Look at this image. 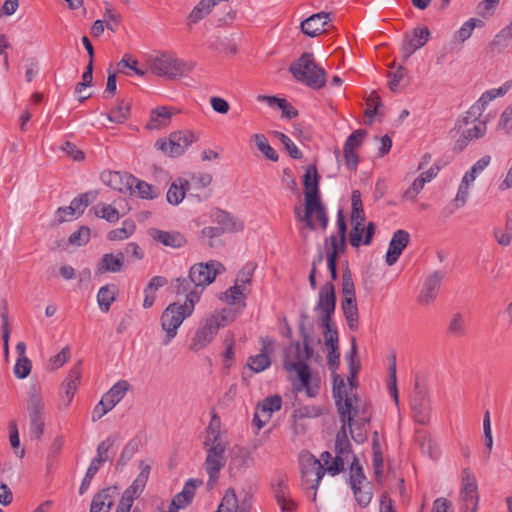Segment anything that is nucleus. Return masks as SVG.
I'll list each match as a JSON object with an SVG mask.
<instances>
[{
    "mask_svg": "<svg viewBox=\"0 0 512 512\" xmlns=\"http://www.w3.org/2000/svg\"><path fill=\"white\" fill-rule=\"evenodd\" d=\"M299 332L302 343L292 342L284 349L283 368L296 392H305L308 397L314 398L319 394L320 380L307 364L314 353L310 346L311 335L303 322L299 324Z\"/></svg>",
    "mask_w": 512,
    "mask_h": 512,
    "instance_id": "f257e3e1",
    "label": "nucleus"
},
{
    "mask_svg": "<svg viewBox=\"0 0 512 512\" xmlns=\"http://www.w3.org/2000/svg\"><path fill=\"white\" fill-rule=\"evenodd\" d=\"M223 270L224 266L218 261L196 263L191 266L187 277L175 279L174 291L177 295H185L187 298L195 294L198 303L205 287L210 285Z\"/></svg>",
    "mask_w": 512,
    "mask_h": 512,
    "instance_id": "f03ea898",
    "label": "nucleus"
},
{
    "mask_svg": "<svg viewBox=\"0 0 512 512\" xmlns=\"http://www.w3.org/2000/svg\"><path fill=\"white\" fill-rule=\"evenodd\" d=\"M305 220L310 229L316 227L314 216L322 229L328 224L325 207L319 198L318 175L314 166H309L304 174Z\"/></svg>",
    "mask_w": 512,
    "mask_h": 512,
    "instance_id": "7ed1b4c3",
    "label": "nucleus"
},
{
    "mask_svg": "<svg viewBox=\"0 0 512 512\" xmlns=\"http://www.w3.org/2000/svg\"><path fill=\"white\" fill-rule=\"evenodd\" d=\"M196 304V295L192 294L189 298L185 297L184 303L174 302L164 309L160 317L161 328L165 332L162 340L164 346L169 345L176 337L178 328L193 314Z\"/></svg>",
    "mask_w": 512,
    "mask_h": 512,
    "instance_id": "20e7f679",
    "label": "nucleus"
},
{
    "mask_svg": "<svg viewBox=\"0 0 512 512\" xmlns=\"http://www.w3.org/2000/svg\"><path fill=\"white\" fill-rule=\"evenodd\" d=\"M289 70L297 81L312 89H321L326 83L325 70L317 66L312 53H303Z\"/></svg>",
    "mask_w": 512,
    "mask_h": 512,
    "instance_id": "39448f33",
    "label": "nucleus"
},
{
    "mask_svg": "<svg viewBox=\"0 0 512 512\" xmlns=\"http://www.w3.org/2000/svg\"><path fill=\"white\" fill-rule=\"evenodd\" d=\"M344 411H349L351 421L347 424V428L352 439L358 444L364 443L367 439V433L363 429L371 420L370 407L367 404L359 407L356 398L346 399L343 403H339L338 413L340 418Z\"/></svg>",
    "mask_w": 512,
    "mask_h": 512,
    "instance_id": "423d86ee",
    "label": "nucleus"
},
{
    "mask_svg": "<svg viewBox=\"0 0 512 512\" xmlns=\"http://www.w3.org/2000/svg\"><path fill=\"white\" fill-rule=\"evenodd\" d=\"M151 71L160 77L176 79L187 75L193 69V64L179 59L175 54L161 52L149 58Z\"/></svg>",
    "mask_w": 512,
    "mask_h": 512,
    "instance_id": "0eeeda50",
    "label": "nucleus"
},
{
    "mask_svg": "<svg viewBox=\"0 0 512 512\" xmlns=\"http://www.w3.org/2000/svg\"><path fill=\"white\" fill-rule=\"evenodd\" d=\"M349 411H344L341 413V427L336 434L335 439V453L331 466L328 467V474L331 476H335L340 474L345 470V463L349 461V458H353L352 454V446L348 439L349 429L347 428V424L351 421L349 416Z\"/></svg>",
    "mask_w": 512,
    "mask_h": 512,
    "instance_id": "6e6552de",
    "label": "nucleus"
},
{
    "mask_svg": "<svg viewBox=\"0 0 512 512\" xmlns=\"http://www.w3.org/2000/svg\"><path fill=\"white\" fill-rule=\"evenodd\" d=\"M300 468L302 485L305 489L312 490V500H316L318 486L325 475L322 462L311 453L300 455Z\"/></svg>",
    "mask_w": 512,
    "mask_h": 512,
    "instance_id": "1a4fd4ad",
    "label": "nucleus"
},
{
    "mask_svg": "<svg viewBox=\"0 0 512 512\" xmlns=\"http://www.w3.org/2000/svg\"><path fill=\"white\" fill-rule=\"evenodd\" d=\"M255 269V264H246L238 273L234 286L221 293L219 299L229 305L244 308L246 285L251 283Z\"/></svg>",
    "mask_w": 512,
    "mask_h": 512,
    "instance_id": "9d476101",
    "label": "nucleus"
},
{
    "mask_svg": "<svg viewBox=\"0 0 512 512\" xmlns=\"http://www.w3.org/2000/svg\"><path fill=\"white\" fill-rule=\"evenodd\" d=\"M199 139L198 135L189 130L172 132L167 139H158L155 147L170 157L182 155L186 149Z\"/></svg>",
    "mask_w": 512,
    "mask_h": 512,
    "instance_id": "9b49d317",
    "label": "nucleus"
},
{
    "mask_svg": "<svg viewBox=\"0 0 512 512\" xmlns=\"http://www.w3.org/2000/svg\"><path fill=\"white\" fill-rule=\"evenodd\" d=\"M129 389V383L125 380H120L114 384L108 392H106L99 403L92 411V421L96 422L101 419L105 414L112 410L126 395Z\"/></svg>",
    "mask_w": 512,
    "mask_h": 512,
    "instance_id": "f8f14e48",
    "label": "nucleus"
},
{
    "mask_svg": "<svg viewBox=\"0 0 512 512\" xmlns=\"http://www.w3.org/2000/svg\"><path fill=\"white\" fill-rule=\"evenodd\" d=\"M206 448L205 469L209 476V484H214L219 478L220 470L226 464L225 452L227 442L210 443Z\"/></svg>",
    "mask_w": 512,
    "mask_h": 512,
    "instance_id": "ddd939ff",
    "label": "nucleus"
},
{
    "mask_svg": "<svg viewBox=\"0 0 512 512\" xmlns=\"http://www.w3.org/2000/svg\"><path fill=\"white\" fill-rule=\"evenodd\" d=\"M27 410L29 415V431L31 438L40 439L44 432V421L42 412L44 410V402L40 394L33 387L29 392Z\"/></svg>",
    "mask_w": 512,
    "mask_h": 512,
    "instance_id": "4468645a",
    "label": "nucleus"
},
{
    "mask_svg": "<svg viewBox=\"0 0 512 512\" xmlns=\"http://www.w3.org/2000/svg\"><path fill=\"white\" fill-rule=\"evenodd\" d=\"M97 197L95 191H88L75 197L69 206L59 207L56 211V221L58 224L73 220L76 216L83 214L85 208Z\"/></svg>",
    "mask_w": 512,
    "mask_h": 512,
    "instance_id": "2eb2a0df",
    "label": "nucleus"
},
{
    "mask_svg": "<svg viewBox=\"0 0 512 512\" xmlns=\"http://www.w3.org/2000/svg\"><path fill=\"white\" fill-rule=\"evenodd\" d=\"M410 406L414 420L421 425H426L430 420V401L425 387L418 381L415 382Z\"/></svg>",
    "mask_w": 512,
    "mask_h": 512,
    "instance_id": "dca6fc26",
    "label": "nucleus"
},
{
    "mask_svg": "<svg viewBox=\"0 0 512 512\" xmlns=\"http://www.w3.org/2000/svg\"><path fill=\"white\" fill-rule=\"evenodd\" d=\"M479 117H472L469 115V123L465 124L463 118L458 121L457 125L459 128L463 126H470L463 129L461 136L455 142V149L462 151L470 141L482 138L486 131V121L479 120Z\"/></svg>",
    "mask_w": 512,
    "mask_h": 512,
    "instance_id": "f3484780",
    "label": "nucleus"
},
{
    "mask_svg": "<svg viewBox=\"0 0 512 512\" xmlns=\"http://www.w3.org/2000/svg\"><path fill=\"white\" fill-rule=\"evenodd\" d=\"M512 88V80L504 82L499 88H493L485 91L481 97L470 107L463 117L465 124L469 123V115L472 117H480L488 104L498 97L504 96Z\"/></svg>",
    "mask_w": 512,
    "mask_h": 512,
    "instance_id": "a211bd4d",
    "label": "nucleus"
},
{
    "mask_svg": "<svg viewBox=\"0 0 512 512\" xmlns=\"http://www.w3.org/2000/svg\"><path fill=\"white\" fill-rule=\"evenodd\" d=\"M81 376V362L79 361L69 370L68 375L60 386L59 395L61 398V405H63L64 408H67L71 404L75 392L80 384Z\"/></svg>",
    "mask_w": 512,
    "mask_h": 512,
    "instance_id": "6ab92c4d",
    "label": "nucleus"
},
{
    "mask_svg": "<svg viewBox=\"0 0 512 512\" xmlns=\"http://www.w3.org/2000/svg\"><path fill=\"white\" fill-rule=\"evenodd\" d=\"M335 307L336 296L334 286L332 283H326L320 288L318 302L316 305L320 322L330 321L335 311Z\"/></svg>",
    "mask_w": 512,
    "mask_h": 512,
    "instance_id": "aec40b11",
    "label": "nucleus"
},
{
    "mask_svg": "<svg viewBox=\"0 0 512 512\" xmlns=\"http://www.w3.org/2000/svg\"><path fill=\"white\" fill-rule=\"evenodd\" d=\"M460 495L462 501L465 504L466 510L476 512L479 500L477 492V481L474 474L467 468L462 471Z\"/></svg>",
    "mask_w": 512,
    "mask_h": 512,
    "instance_id": "412c9836",
    "label": "nucleus"
},
{
    "mask_svg": "<svg viewBox=\"0 0 512 512\" xmlns=\"http://www.w3.org/2000/svg\"><path fill=\"white\" fill-rule=\"evenodd\" d=\"M444 277L445 272L437 270L432 272L425 278L420 294L418 296L419 304L428 306L434 302L438 295Z\"/></svg>",
    "mask_w": 512,
    "mask_h": 512,
    "instance_id": "4be33fe9",
    "label": "nucleus"
},
{
    "mask_svg": "<svg viewBox=\"0 0 512 512\" xmlns=\"http://www.w3.org/2000/svg\"><path fill=\"white\" fill-rule=\"evenodd\" d=\"M139 468L140 473L137 475L132 484L126 488L120 499L121 501L130 504V506H132L134 500L141 495L149 479L151 470L150 465L146 464L144 461H140Z\"/></svg>",
    "mask_w": 512,
    "mask_h": 512,
    "instance_id": "5701e85b",
    "label": "nucleus"
},
{
    "mask_svg": "<svg viewBox=\"0 0 512 512\" xmlns=\"http://www.w3.org/2000/svg\"><path fill=\"white\" fill-rule=\"evenodd\" d=\"M219 327L215 324L214 320L207 317L197 329L194 337L192 338L190 349L198 352L205 348L214 339L218 333Z\"/></svg>",
    "mask_w": 512,
    "mask_h": 512,
    "instance_id": "b1692460",
    "label": "nucleus"
},
{
    "mask_svg": "<svg viewBox=\"0 0 512 512\" xmlns=\"http://www.w3.org/2000/svg\"><path fill=\"white\" fill-rule=\"evenodd\" d=\"M271 486L281 512H293L296 509V503L289 495L287 477L278 475L273 479Z\"/></svg>",
    "mask_w": 512,
    "mask_h": 512,
    "instance_id": "393cba45",
    "label": "nucleus"
},
{
    "mask_svg": "<svg viewBox=\"0 0 512 512\" xmlns=\"http://www.w3.org/2000/svg\"><path fill=\"white\" fill-rule=\"evenodd\" d=\"M366 136V131L359 129L348 136L344 143L343 152L345 165L349 170H356L358 165V156L356 150L362 144Z\"/></svg>",
    "mask_w": 512,
    "mask_h": 512,
    "instance_id": "a878e982",
    "label": "nucleus"
},
{
    "mask_svg": "<svg viewBox=\"0 0 512 512\" xmlns=\"http://www.w3.org/2000/svg\"><path fill=\"white\" fill-rule=\"evenodd\" d=\"M409 241L410 235L407 231L400 229L394 232L386 253L385 260L388 266H392L397 262Z\"/></svg>",
    "mask_w": 512,
    "mask_h": 512,
    "instance_id": "bb28decb",
    "label": "nucleus"
},
{
    "mask_svg": "<svg viewBox=\"0 0 512 512\" xmlns=\"http://www.w3.org/2000/svg\"><path fill=\"white\" fill-rule=\"evenodd\" d=\"M430 31L427 27L417 28L411 37H407L402 44V53L408 59L416 50L423 47L429 40Z\"/></svg>",
    "mask_w": 512,
    "mask_h": 512,
    "instance_id": "cd10ccee",
    "label": "nucleus"
},
{
    "mask_svg": "<svg viewBox=\"0 0 512 512\" xmlns=\"http://www.w3.org/2000/svg\"><path fill=\"white\" fill-rule=\"evenodd\" d=\"M184 181V185H186V190L188 191V197L196 198L198 201L207 199L208 195L202 197L201 191L212 182V176L209 173L194 174L190 180L184 179Z\"/></svg>",
    "mask_w": 512,
    "mask_h": 512,
    "instance_id": "c85d7f7f",
    "label": "nucleus"
},
{
    "mask_svg": "<svg viewBox=\"0 0 512 512\" xmlns=\"http://www.w3.org/2000/svg\"><path fill=\"white\" fill-rule=\"evenodd\" d=\"M116 494V486L102 489L100 492L94 495L91 501L90 512H109L114 504V498Z\"/></svg>",
    "mask_w": 512,
    "mask_h": 512,
    "instance_id": "c756f323",
    "label": "nucleus"
},
{
    "mask_svg": "<svg viewBox=\"0 0 512 512\" xmlns=\"http://www.w3.org/2000/svg\"><path fill=\"white\" fill-rule=\"evenodd\" d=\"M329 20V13L319 12L313 14L301 22V31L309 37H315L324 31V26Z\"/></svg>",
    "mask_w": 512,
    "mask_h": 512,
    "instance_id": "7c9ffc66",
    "label": "nucleus"
},
{
    "mask_svg": "<svg viewBox=\"0 0 512 512\" xmlns=\"http://www.w3.org/2000/svg\"><path fill=\"white\" fill-rule=\"evenodd\" d=\"M258 101L265 103L272 110H280L282 117L286 119H293L298 116V111L285 98L260 95Z\"/></svg>",
    "mask_w": 512,
    "mask_h": 512,
    "instance_id": "2f4dec72",
    "label": "nucleus"
},
{
    "mask_svg": "<svg viewBox=\"0 0 512 512\" xmlns=\"http://www.w3.org/2000/svg\"><path fill=\"white\" fill-rule=\"evenodd\" d=\"M149 235L153 240L171 248H180L186 244L185 237L180 232H169L152 228Z\"/></svg>",
    "mask_w": 512,
    "mask_h": 512,
    "instance_id": "473e14b6",
    "label": "nucleus"
},
{
    "mask_svg": "<svg viewBox=\"0 0 512 512\" xmlns=\"http://www.w3.org/2000/svg\"><path fill=\"white\" fill-rule=\"evenodd\" d=\"M123 263L124 254L122 252H118L117 254L106 253L101 257L96 271L99 274L106 272L117 273L122 270Z\"/></svg>",
    "mask_w": 512,
    "mask_h": 512,
    "instance_id": "72a5a7b5",
    "label": "nucleus"
},
{
    "mask_svg": "<svg viewBox=\"0 0 512 512\" xmlns=\"http://www.w3.org/2000/svg\"><path fill=\"white\" fill-rule=\"evenodd\" d=\"M127 185L131 186L130 192H137L138 196L142 199L153 200L160 194L156 187L134 176H127Z\"/></svg>",
    "mask_w": 512,
    "mask_h": 512,
    "instance_id": "f704fd0d",
    "label": "nucleus"
},
{
    "mask_svg": "<svg viewBox=\"0 0 512 512\" xmlns=\"http://www.w3.org/2000/svg\"><path fill=\"white\" fill-rule=\"evenodd\" d=\"M201 484V480L194 478L188 479L184 484L182 491L173 497L172 502L174 505H177L179 508H184L189 505L194 498L196 488Z\"/></svg>",
    "mask_w": 512,
    "mask_h": 512,
    "instance_id": "c9c22d12",
    "label": "nucleus"
},
{
    "mask_svg": "<svg viewBox=\"0 0 512 512\" xmlns=\"http://www.w3.org/2000/svg\"><path fill=\"white\" fill-rule=\"evenodd\" d=\"M261 345L260 353H258V373L270 367L271 356L276 349V340L269 336L262 337Z\"/></svg>",
    "mask_w": 512,
    "mask_h": 512,
    "instance_id": "e433bc0d",
    "label": "nucleus"
},
{
    "mask_svg": "<svg viewBox=\"0 0 512 512\" xmlns=\"http://www.w3.org/2000/svg\"><path fill=\"white\" fill-rule=\"evenodd\" d=\"M127 176H132L128 173H120L117 171H105L101 174L102 182L119 192H124L131 189L130 185H127Z\"/></svg>",
    "mask_w": 512,
    "mask_h": 512,
    "instance_id": "4c0bfd02",
    "label": "nucleus"
},
{
    "mask_svg": "<svg viewBox=\"0 0 512 512\" xmlns=\"http://www.w3.org/2000/svg\"><path fill=\"white\" fill-rule=\"evenodd\" d=\"M173 112L167 106H159L153 109L150 113V119L146 127L150 130L160 129L169 124Z\"/></svg>",
    "mask_w": 512,
    "mask_h": 512,
    "instance_id": "58836bf2",
    "label": "nucleus"
},
{
    "mask_svg": "<svg viewBox=\"0 0 512 512\" xmlns=\"http://www.w3.org/2000/svg\"><path fill=\"white\" fill-rule=\"evenodd\" d=\"M282 399L279 395H273L263 400L261 405L258 404V409H261L264 420L258 416V430H260L267 420L271 417L272 413L281 409Z\"/></svg>",
    "mask_w": 512,
    "mask_h": 512,
    "instance_id": "ea45409f",
    "label": "nucleus"
},
{
    "mask_svg": "<svg viewBox=\"0 0 512 512\" xmlns=\"http://www.w3.org/2000/svg\"><path fill=\"white\" fill-rule=\"evenodd\" d=\"M249 508L250 504L246 507L245 503L238 506L234 490L228 489L215 512H249Z\"/></svg>",
    "mask_w": 512,
    "mask_h": 512,
    "instance_id": "a19ab883",
    "label": "nucleus"
},
{
    "mask_svg": "<svg viewBox=\"0 0 512 512\" xmlns=\"http://www.w3.org/2000/svg\"><path fill=\"white\" fill-rule=\"evenodd\" d=\"M206 434L203 442L204 446L215 442H226L221 436V419L215 412L212 413L211 420L206 428Z\"/></svg>",
    "mask_w": 512,
    "mask_h": 512,
    "instance_id": "79ce46f5",
    "label": "nucleus"
},
{
    "mask_svg": "<svg viewBox=\"0 0 512 512\" xmlns=\"http://www.w3.org/2000/svg\"><path fill=\"white\" fill-rule=\"evenodd\" d=\"M345 358L348 362L349 367L348 381L351 387H354L356 386V375L358 374L360 369V361L358 358L357 343L355 338L352 339L351 350L349 353L346 354Z\"/></svg>",
    "mask_w": 512,
    "mask_h": 512,
    "instance_id": "37998d69",
    "label": "nucleus"
},
{
    "mask_svg": "<svg viewBox=\"0 0 512 512\" xmlns=\"http://www.w3.org/2000/svg\"><path fill=\"white\" fill-rule=\"evenodd\" d=\"M234 308L228 307L223 308L221 310H216L213 314L209 316L211 320L215 321V324L218 325L219 329L221 327H225L231 322H233L243 308H239L237 305H233Z\"/></svg>",
    "mask_w": 512,
    "mask_h": 512,
    "instance_id": "c03bdc74",
    "label": "nucleus"
},
{
    "mask_svg": "<svg viewBox=\"0 0 512 512\" xmlns=\"http://www.w3.org/2000/svg\"><path fill=\"white\" fill-rule=\"evenodd\" d=\"M184 182L185 181L183 178H178L172 182L166 195L169 204L178 205L183 201L186 194L188 195V191L186 190V185H184Z\"/></svg>",
    "mask_w": 512,
    "mask_h": 512,
    "instance_id": "a18cd8bd",
    "label": "nucleus"
},
{
    "mask_svg": "<svg viewBox=\"0 0 512 512\" xmlns=\"http://www.w3.org/2000/svg\"><path fill=\"white\" fill-rule=\"evenodd\" d=\"M341 307L349 329L352 331L357 330L359 324V312L356 300L348 299L347 301H342Z\"/></svg>",
    "mask_w": 512,
    "mask_h": 512,
    "instance_id": "49530a36",
    "label": "nucleus"
},
{
    "mask_svg": "<svg viewBox=\"0 0 512 512\" xmlns=\"http://www.w3.org/2000/svg\"><path fill=\"white\" fill-rule=\"evenodd\" d=\"M116 298V287L115 285L102 286L97 294V302L100 309L107 313L110 309L111 304Z\"/></svg>",
    "mask_w": 512,
    "mask_h": 512,
    "instance_id": "de8ad7c7",
    "label": "nucleus"
},
{
    "mask_svg": "<svg viewBox=\"0 0 512 512\" xmlns=\"http://www.w3.org/2000/svg\"><path fill=\"white\" fill-rule=\"evenodd\" d=\"M136 230L135 222L126 219L122 222V227L113 229L108 232L107 239L110 241H121L129 238Z\"/></svg>",
    "mask_w": 512,
    "mask_h": 512,
    "instance_id": "09e8293b",
    "label": "nucleus"
},
{
    "mask_svg": "<svg viewBox=\"0 0 512 512\" xmlns=\"http://www.w3.org/2000/svg\"><path fill=\"white\" fill-rule=\"evenodd\" d=\"M493 236L496 242L501 246H509L512 241V212L506 215L504 229L494 228Z\"/></svg>",
    "mask_w": 512,
    "mask_h": 512,
    "instance_id": "8fccbe9b",
    "label": "nucleus"
},
{
    "mask_svg": "<svg viewBox=\"0 0 512 512\" xmlns=\"http://www.w3.org/2000/svg\"><path fill=\"white\" fill-rule=\"evenodd\" d=\"M131 103L126 100H120L115 108L107 115L111 122L121 124L130 117Z\"/></svg>",
    "mask_w": 512,
    "mask_h": 512,
    "instance_id": "3c124183",
    "label": "nucleus"
},
{
    "mask_svg": "<svg viewBox=\"0 0 512 512\" xmlns=\"http://www.w3.org/2000/svg\"><path fill=\"white\" fill-rule=\"evenodd\" d=\"M141 446V439L138 436L130 439L127 444L124 446L120 457L117 461L118 466H125L127 463L133 458V456L138 452Z\"/></svg>",
    "mask_w": 512,
    "mask_h": 512,
    "instance_id": "603ef678",
    "label": "nucleus"
},
{
    "mask_svg": "<svg viewBox=\"0 0 512 512\" xmlns=\"http://www.w3.org/2000/svg\"><path fill=\"white\" fill-rule=\"evenodd\" d=\"M512 39V21L502 28L490 42L489 47L492 51L506 48Z\"/></svg>",
    "mask_w": 512,
    "mask_h": 512,
    "instance_id": "864d4df0",
    "label": "nucleus"
},
{
    "mask_svg": "<svg viewBox=\"0 0 512 512\" xmlns=\"http://www.w3.org/2000/svg\"><path fill=\"white\" fill-rule=\"evenodd\" d=\"M94 213L98 218L105 219L110 223H115L119 220V211L110 204H97L93 207Z\"/></svg>",
    "mask_w": 512,
    "mask_h": 512,
    "instance_id": "5fc2aeb1",
    "label": "nucleus"
},
{
    "mask_svg": "<svg viewBox=\"0 0 512 512\" xmlns=\"http://www.w3.org/2000/svg\"><path fill=\"white\" fill-rule=\"evenodd\" d=\"M351 489L353 490L355 500L359 506L365 508L370 504L372 491L369 483L357 485L356 487H351Z\"/></svg>",
    "mask_w": 512,
    "mask_h": 512,
    "instance_id": "6e6d98bb",
    "label": "nucleus"
},
{
    "mask_svg": "<svg viewBox=\"0 0 512 512\" xmlns=\"http://www.w3.org/2000/svg\"><path fill=\"white\" fill-rule=\"evenodd\" d=\"M349 481H350L351 487H356L357 485H362V484L367 483L363 469L355 455H353V460L350 465Z\"/></svg>",
    "mask_w": 512,
    "mask_h": 512,
    "instance_id": "4d7b16f0",
    "label": "nucleus"
},
{
    "mask_svg": "<svg viewBox=\"0 0 512 512\" xmlns=\"http://www.w3.org/2000/svg\"><path fill=\"white\" fill-rule=\"evenodd\" d=\"M351 220L352 221H365V213L361 200V193L359 190H353L351 194Z\"/></svg>",
    "mask_w": 512,
    "mask_h": 512,
    "instance_id": "13d9d810",
    "label": "nucleus"
},
{
    "mask_svg": "<svg viewBox=\"0 0 512 512\" xmlns=\"http://www.w3.org/2000/svg\"><path fill=\"white\" fill-rule=\"evenodd\" d=\"M467 326L461 313H455L449 323L448 331L451 335L462 337L466 334Z\"/></svg>",
    "mask_w": 512,
    "mask_h": 512,
    "instance_id": "bf43d9fd",
    "label": "nucleus"
},
{
    "mask_svg": "<svg viewBox=\"0 0 512 512\" xmlns=\"http://www.w3.org/2000/svg\"><path fill=\"white\" fill-rule=\"evenodd\" d=\"M320 323L324 327L323 336L326 347H338L339 337L337 328L332 324L331 320Z\"/></svg>",
    "mask_w": 512,
    "mask_h": 512,
    "instance_id": "052dcab7",
    "label": "nucleus"
},
{
    "mask_svg": "<svg viewBox=\"0 0 512 512\" xmlns=\"http://www.w3.org/2000/svg\"><path fill=\"white\" fill-rule=\"evenodd\" d=\"M342 295V301L356 300L354 282L349 269H346L342 274Z\"/></svg>",
    "mask_w": 512,
    "mask_h": 512,
    "instance_id": "680f3d73",
    "label": "nucleus"
},
{
    "mask_svg": "<svg viewBox=\"0 0 512 512\" xmlns=\"http://www.w3.org/2000/svg\"><path fill=\"white\" fill-rule=\"evenodd\" d=\"M274 135L284 145L288 154L293 159L298 160L303 157V153L301 152V150L296 146V144L286 134H284L282 132H275Z\"/></svg>",
    "mask_w": 512,
    "mask_h": 512,
    "instance_id": "e2e57ef3",
    "label": "nucleus"
},
{
    "mask_svg": "<svg viewBox=\"0 0 512 512\" xmlns=\"http://www.w3.org/2000/svg\"><path fill=\"white\" fill-rule=\"evenodd\" d=\"M333 394L337 405V409L339 408V403H343L346 399L354 398L347 394L344 380L339 375L334 376Z\"/></svg>",
    "mask_w": 512,
    "mask_h": 512,
    "instance_id": "0e129e2a",
    "label": "nucleus"
},
{
    "mask_svg": "<svg viewBox=\"0 0 512 512\" xmlns=\"http://www.w3.org/2000/svg\"><path fill=\"white\" fill-rule=\"evenodd\" d=\"M90 240V229L87 226H81L73 232L68 239L69 244L73 246H83Z\"/></svg>",
    "mask_w": 512,
    "mask_h": 512,
    "instance_id": "69168bd1",
    "label": "nucleus"
},
{
    "mask_svg": "<svg viewBox=\"0 0 512 512\" xmlns=\"http://www.w3.org/2000/svg\"><path fill=\"white\" fill-rule=\"evenodd\" d=\"M32 363L27 357H18L15 366L14 374L19 379L28 377L31 372Z\"/></svg>",
    "mask_w": 512,
    "mask_h": 512,
    "instance_id": "338daca9",
    "label": "nucleus"
},
{
    "mask_svg": "<svg viewBox=\"0 0 512 512\" xmlns=\"http://www.w3.org/2000/svg\"><path fill=\"white\" fill-rule=\"evenodd\" d=\"M497 129L503 130L507 135H512V107L505 108L501 113Z\"/></svg>",
    "mask_w": 512,
    "mask_h": 512,
    "instance_id": "774afa93",
    "label": "nucleus"
}]
</instances>
